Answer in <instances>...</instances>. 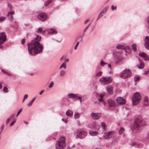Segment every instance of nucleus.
<instances>
[{
    "label": "nucleus",
    "mask_w": 149,
    "mask_h": 149,
    "mask_svg": "<svg viewBox=\"0 0 149 149\" xmlns=\"http://www.w3.org/2000/svg\"><path fill=\"white\" fill-rule=\"evenodd\" d=\"M102 72L100 71L99 72L97 73L95 76L100 77L102 75Z\"/></svg>",
    "instance_id": "nucleus-40"
},
{
    "label": "nucleus",
    "mask_w": 149,
    "mask_h": 149,
    "mask_svg": "<svg viewBox=\"0 0 149 149\" xmlns=\"http://www.w3.org/2000/svg\"><path fill=\"white\" fill-rule=\"evenodd\" d=\"M145 124V122L142 117L139 116L135 119L134 122L130 125V127L132 130H140L142 126Z\"/></svg>",
    "instance_id": "nucleus-2"
},
{
    "label": "nucleus",
    "mask_w": 149,
    "mask_h": 149,
    "mask_svg": "<svg viewBox=\"0 0 149 149\" xmlns=\"http://www.w3.org/2000/svg\"><path fill=\"white\" fill-rule=\"evenodd\" d=\"M146 27L148 29H149V21H147L146 24Z\"/></svg>",
    "instance_id": "nucleus-45"
},
{
    "label": "nucleus",
    "mask_w": 149,
    "mask_h": 149,
    "mask_svg": "<svg viewBox=\"0 0 149 149\" xmlns=\"http://www.w3.org/2000/svg\"><path fill=\"white\" fill-rule=\"evenodd\" d=\"M139 55L142 57L144 60L147 61L148 60L149 58L148 55L145 53H140Z\"/></svg>",
    "instance_id": "nucleus-12"
},
{
    "label": "nucleus",
    "mask_w": 149,
    "mask_h": 149,
    "mask_svg": "<svg viewBox=\"0 0 149 149\" xmlns=\"http://www.w3.org/2000/svg\"><path fill=\"white\" fill-rule=\"evenodd\" d=\"M105 65V63L103 61H102L100 62V65L102 67L103 66Z\"/></svg>",
    "instance_id": "nucleus-46"
},
{
    "label": "nucleus",
    "mask_w": 149,
    "mask_h": 149,
    "mask_svg": "<svg viewBox=\"0 0 149 149\" xmlns=\"http://www.w3.org/2000/svg\"><path fill=\"white\" fill-rule=\"evenodd\" d=\"M127 48L128 50H129V51H127L126 50L125 51V52H128V54H130V50L131 49V48L128 46H127Z\"/></svg>",
    "instance_id": "nucleus-44"
},
{
    "label": "nucleus",
    "mask_w": 149,
    "mask_h": 149,
    "mask_svg": "<svg viewBox=\"0 0 149 149\" xmlns=\"http://www.w3.org/2000/svg\"><path fill=\"white\" fill-rule=\"evenodd\" d=\"M16 122V120L15 119H14L13 120V122L10 124V126H12Z\"/></svg>",
    "instance_id": "nucleus-50"
},
{
    "label": "nucleus",
    "mask_w": 149,
    "mask_h": 149,
    "mask_svg": "<svg viewBox=\"0 0 149 149\" xmlns=\"http://www.w3.org/2000/svg\"><path fill=\"white\" fill-rule=\"evenodd\" d=\"M79 41H78L77 42V43H76V45H75V46L74 47V49L75 50H76L77 49L78 46L79 45Z\"/></svg>",
    "instance_id": "nucleus-42"
},
{
    "label": "nucleus",
    "mask_w": 149,
    "mask_h": 149,
    "mask_svg": "<svg viewBox=\"0 0 149 149\" xmlns=\"http://www.w3.org/2000/svg\"><path fill=\"white\" fill-rule=\"evenodd\" d=\"M25 39H23L22 40L21 42L22 44H24L25 42Z\"/></svg>",
    "instance_id": "nucleus-56"
},
{
    "label": "nucleus",
    "mask_w": 149,
    "mask_h": 149,
    "mask_svg": "<svg viewBox=\"0 0 149 149\" xmlns=\"http://www.w3.org/2000/svg\"><path fill=\"white\" fill-rule=\"evenodd\" d=\"M6 36L4 32H1L0 33V44H3L6 41Z\"/></svg>",
    "instance_id": "nucleus-8"
},
{
    "label": "nucleus",
    "mask_w": 149,
    "mask_h": 149,
    "mask_svg": "<svg viewBox=\"0 0 149 149\" xmlns=\"http://www.w3.org/2000/svg\"><path fill=\"white\" fill-rule=\"evenodd\" d=\"M111 9L112 10H116V6H114L113 5H112L111 7Z\"/></svg>",
    "instance_id": "nucleus-49"
},
{
    "label": "nucleus",
    "mask_w": 149,
    "mask_h": 149,
    "mask_svg": "<svg viewBox=\"0 0 149 149\" xmlns=\"http://www.w3.org/2000/svg\"><path fill=\"white\" fill-rule=\"evenodd\" d=\"M141 99L140 94L136 92L134 94L132 98V104L133 105H136L139 102Z\"/></svg>",
    "instance_id": "nucleus-5"
},
{
    "label": "nucleus",
    "mask_w": 149,
    "mask_h": 149,
    "mask_svg": "<svg viewBox=\"0 0 149 149\" xmlns=\"http://www.w3.org/2000/svg\"><path fill=\"white\" fill-rule=\"evenodd\" d=\"M52 0H47V1L49 3L51 2L52 1Z\"/></svg>",
    "instance_id": "nucleus-64"
},
{
    "label": "nucleus",
    "mask_w": 149,
    "mask_h": 149,
    "mask_svg": "<svg viewBox=\"0 0 149 149\" xmlns=\"http://www.w3.org/2000/svg\"><path fill=\"white\" fill-rule=\"evenodd\" d=\"M56 33V30L53 29H51L48 31V33L49 34H55Z\"/></svg>",
    "instance_id": "nucleus-22"
},
{
    "label": "nucleus",
    "mask_w": 149,
    "mask_h": 149,
    "mask_svg": "<svg viewBox=\"0 0 149 149\" xmlns=\"http://www.w3.org/2000/svg\"><path fill=\"white\" fill-rule=\"evenodd\" d=\"M44 91V90H42L40 93H39V94L40 95H41L42 94V93Z\"/></svg>",
    "instance_id": "nucleus-59"
},
{
    "label": "nucleus",
    "mask_w": 149,
    "mask_h": 149,
    "mask_svg": "<svg viewBox=\"0 0 149 149\" xmlns=\"http://www.w3.org/2000/svg\"><path fill=\"white\" fill-rule=\"evenodd\" d=\"M1 70L5 74H7L9 76H12V75L10 74L8 72L5 71L4 70L1 69Z\"/></svg>",
    "instance_id": "nucleus-37"
},
{
    "label": "nucleus",
    "mask_w": 149,
    "mask_h": 149,
    "mask_svg": "<svg viewBox=\"0 0 149 149\" xmlns=\"http://www.w3.org/2000/svg\"><path fill=\"white\" fill-rule=\"evenodd\" d=\"M130 145L135 147H143V145L141 144L138 143L136 142H133L130 144Z\"/></svg>",
    "instance_id": "nucleus-18"
},
{
    "label": "nucleus",
    "mask_w": 149,
    "mask_h": 149,
    "mask_svg": "<svg viewBox=\"0 0 149 149\" xmlns=\"http://www.w3.org/2000/svg\"><path fill=\"white\" fill-rule=\"evenodd\" d=\"M41 37L37 35L36 37L32 40L30 43L28 44V50L29 53L32 55L41 53L44 47L39 43Z\"/></svg>",
    "instance_id": "nucleus-1"
},
{
    "label": "nucleus",
    "mask_w": 149,
    "mask_h": 149,
    "mask_svg": "<svg viewBox=\"0 0 149 149\" xmlns=\"http://www.w3.org/2000/svg\"><path fill=\"white\" fill-rule=\"evenodd\" d=\"M78 94H74L73 99L76 100H77V98L78 96Z\"/></svg>",
    "instance_id": "nucleus-43"
},
{
    "label": "nucleus",
    "mask_w": 149,
    "mask_h": 149,
    "mask_svg": "<svg viewBox=\"0 0 149 149\" xmlns=\"http://www.w3.org/2000/svg\"><path fill=\"white\" fill-rule=\"evenodd\" d=\"M144 45L146 49H149V41L145 42Z\"/></svg>",
    "instance_id": "nucleus-26"
},
{
    "label": "nucleus",
    "mask_w": 149,
    "mask_h": 149,
    "mask_svg": "<svg viewBox=\"0 0 149 149\" xmlns=\"http://www.w3.org/2000/svg\"><path fill=\"white\" fill-rule=\"evenodd\" d=\"M62 120L65 123H67V119L63 118L62 119Z\"/></svg>",
    "instance_id": "nucleus-48"
},
{
    "label": "nucleus",
    "mask_w": 149,
    "mask_h": 149,
    "mask_svg": "<svg viewBox=\"0 0 149 149\" xmlns=\"http://www.w3.org/2000/svg\"><path fill=\"white\" fill-rule=\"evenodd\" d=\"M147 41H149V37L148 36H146L145 39V42Z\"/></svg>",
    "instance_id": "nucleus-51"
},
{
    "label": "nucleus",
    "mask_w": 149,
    "mask_h": 149,
    "mask_svg": "<svg viewBox=\"0 0 149 149\" xmlns=\"http://www.w3.org/2000/svg\"><path fill=\"white\" fill-rule=\"evenodd\" d=\"M91 23H90L89 25L85 28L83 31V32L85 33L87 29H88L89 26L91 25Z\"/></svg>",
    "instance_id": "nucleus-47"
},
{
    "label": "nucleus",
    "mask_w": 149,
    "mask_h": 149,
    "mask_svg": "<svg viewBox=\"0 0 149 149\" xmlns=\"http://www.w3.org/2000/svg\"><path fill=\"white\" fill-rule=\"evenodd\" d=\"M98 101L99 102H102L104 105L106 104V103L103 100L102 98L99 99L98 100Z\"/></svg>",
    "instance_id": "nucleus-41"
},
{
    "label": "nucleus",
    "mask_w": 149,
    "mask_h": 149,
    "mask_svg": "<svg viewBox=\"0 0 149 149\" xmlns=\"http://www.w3.org/2000/svg\"><path fill=\"white\" fill-rule=\"evenodd\" d=\"M65 146V138L64 136H62L56 144V149H63Z\"/></svg>",
    "instance_id": "nucleus-3"
},
{
    "label": "nucleus",
    "mask_w": 149,
    "mask_h": 149,
    "mask_svg": "<svg viewBox=\"0 0 149 149\" xmlns=\"http://www.w3.org/2000/svg\"><path fill=\"white\" fill-rule=\"evenodd\" d=\"M143 104L144 106H149V98L147 96H146L144 97Z\"/></svg>",
    "instance_id": "nucleus-14"
},
{
    "label": "nucleus",
    "mask_w": 149,
    "mask_h": 149,
    "mask_svg": "<svg viewBox=\"0 0 149 149\" xmlns=\"http://www.w3.org/2000/svg\"><path fill=\"white\" fill-rule=\"evenodd\" d=\"M123 131H119V134H121L123 133Z\"/></svg>",
    "instance_id": "nucleus-62"
},
{
    "label": "nucleus",
    "mask_w": 149,
    "mask_h": 149,
    "mask_svg": "<svg viewBox=\"0 0 149 149\" xmlns=\"http://www.w3.org/2000/svg\"><path fill=\"white\" fill-rule=\"evenodd\" d=\"M87 133L85 131H78L77 132V137L80 139H82L85 137Z\"/></svg>",
    "instance_id": "nucleus-10"
},
{
    "label": "nucleus",
    "mask_w": 149,
    "mask_h": 149,
    "mask_svg": "<svg viewBox=\"0 0 149 149\" xmlns=\"http://www.w3.org/2000/svg\"><path fill=\"white\" fill-rule=\"evenodd\" d=\"M28 95L27 94H25L24 95V100H25L28 98Z\"/></svg>",
    "instance_id": "nucleus-54"
},
{
    "label": "nucleus",
    "mask_w": 149,
    "mask_h": 149,
    "mask_svg": "<svg viewBox=\"0 0 149 149\" xmlns=\"http://www.w3.org/2000/svg\"><path fill=\"white\" fill-rule=\"evenodd\" d=\"M49 4V3L47 1H46L45 3V6H47V5H48Z\"/></svg>",
    "instance_id": "nucleus-55"
},
{
    "label": "nucleus",
    "mask_w": 149,
    "mask_h": 149,
    "mask_svg": "<svg viewBox=\"0 0 149 149\" xmlns=\"http://www.w3.org/2000/svg\"><path fill=\"white\" fill-rule=\"evenodd\" d=\"M15 116V114H13L12 115H11L10 116V117L9 118H8L6 120V123L7 124H8L9 123V121L11 120L12 118H13V117Z\"/></svg>",
    "instance_id": "nucleus-24"
},
{
    "label": "nucleus",
    "mask_w": 149,
    "mask_h": 149,
    "mask_svg": "<svg viewBox=\"0 0 149 149\" xmlns=\"http://www.w3.org/2000/svg\"><path fill=\"white\" fill-rule=\"evenodd\" d=\"M36 98V97H34V98H33V99L27 105L28 106H31V105L32 104L33 102L35 100Z\"/></svg>",
    "instance_id": "nucleus-28"
},
{
    "label": "nucleus",
    "mask_w": 149,
    "mask_h": 149,
    "mask_svg": "<svg viewBox=\"0 0 149 149\" xmlns=\"http://www.w3.org/2000/svg\"><path fill=\"white\" fill-rule=\"evenodd\" d=\"M46 32L45 30H43L42 28H39L38 29L37 31V33H40L41 34H44Z\"/></svg>",
    "instance_id": "nucleus-25"
},
{
    "label": "nucleus",
    "mask_w": 149,
    "mask_h": 149,
    "mask_svg": "<svg viewBox=\"0 0 149 149\" xmlns=\"http://www.w3.org/2000/svg\"><path fill=\"white\" fill-rule=\"evenodd\" d=\"M66 114L68 116L71 117L73 115V112L72 110L68 109L66 112Z\"/></svg>",
    "instance_id": "nucleus-19"
},
{
    "label": "nucleus",
    "mask_w": 149,
    "mask_h": 149,
    "mask_svg": "<svg viewBox=\"0 0 149 149\" xmlns=\"http://www.w3.org/2000/svg\"><path fill=\"white\" fill-rule=\"evenodd\" d=\"M54 84V83L53 81H52L50 83L49 85L48 86V87L49 88H52Z\"/></svg>",
    "instance_id": "nucleus-38"
},
{
    "label": "nucleus",
    "mask_w": 149,
    "mask_h": 149,
    "mask_svg": "<svg viewBox=\"0 0 149 149\" xmlns=\"http://www.w3.org/2000/svg\"><path fill=\"white\" fill-rule=\"evenodd\" d=\"M116 48L117 49H124L125 48L123 47L120 45H118L116 46Z\"/></svg>",
    "instance_id": "nucleus-33"
},
{
    "label": "nucleus",
    "mask_w": 149,
    "mask_h": 149,
    "mask_svg": "<svg viewBox=\"0 0 149 149\" xmlns=\"http://www.w3.org/2000/svg\"><path fill=\"white\" fill-rule=\"evenodd\" d=\"M65 71L64 70H61L60 72V75L61 77H63L65 74Z\"/></svg>",
    "instance_id": "nucleus-34"
},
{
    "label": "nucleus",
    "mask_w": 149,
    "mask_h": 149,
    "mask_svg": "<svg viewBox=\"0 0 149 149\" xmlns=\"http://www.w3.org/2000/svg\"><path fill=\"white\" fill-rule=\"evenodd\" d=\"M3 91L5 92V93H8V88L6 87L5 86L3 88Z\"/></svg>",
    "instance_id": "nucleus-36"
},
{
    "label": "nucleus",
    "mask_w": 149,
    "mask_h": 149,
    "mask_svg": "<svg viewBox=\"0 0 149 149\" xmlns=\"http://www.w3.org/2000/svg\"><path fill=\"white\" fill-rule=\"evenodd\" d=\"M101 113H92L91 114V116L92 118L95 120H97L99 119L101 117Z\"/></svg>",
    "instance_id": "nucleus-11"
},
{
    "label": "nucleus",
    "mask_w": 149,
    "mask_h": 149,
    "mask_svg": "<svg viewBox=\"0 0 149 149\" xmlns=\"http://www.w3.org/2000/svg\"><path fill=\"white\" fill-rule=\"evenodd\" d=\"M22 109H21L17 113V115H16V117H17L18 115H19L20 113L21 112V111H22Z\"/></svg>",
    "instance_id": "nucleus-53"
},
{
    "label": "nucleus",
    "mask_w": 149,
    "mask_h": 149,
    "mask_svg": "<svg viewBox=\"0 0 149 149\" xmlns=\"http://www.w3.org/2000/svg\"><path fill=\"white\" fill-rule=\"evenodd\" d=\"M67 97L70 99H73L74 93H70L68 94Z\"/></svg>",
    "instance_id": "nucleus-27"
},
{
    "label": "nucleus",
    "mask_w": 149,
    "mask_h": 149,
    "mask_svg": "<svg viewBox=\"0 0 149 149\" xmlns=\"http://www.w3.org/2000/svg\"><path fill=\"white\" fill-rule=\"evenodd\" d=\"M90 135L92 136H95L97 135L98 134L96 131H91L89 132Z\"/></svg>",
    "instance_id": "nucleus-23"
},
{
    "label": "nucleus",
    "mask_w": 149,
    "mask_h": 149,
    "mask_svg": "<svg viewBox=\"0 0 149 149\" xmlns=\"http://www.w3.org/2000/svg\"><path fill=\"white\" fill-rule=\"evenodd\" d=\"M132 47L134 51L135 52H136V45L135 44H134L132 45Z\"/></svg>",
    "instance_id": "nucleus-32"
},
{
    "label": "nucleus",
    "mask_w": 149,
    "mask_h": 149,
    "mask_svg": "<svg viewBox=\"0 0 149 149\" xmlns=\"http://www.w3.org/2000/svg\"><path fill=\"white\" fill-rule=\"evenodd\" d=\"M77 99H78L79 100H81V97L78 96Z\"/></svg>",
    "instance_id": "nucleus-60"
},
{
    "label": "nucleus",
    "mask_w": 149,
    "mask_h": 149,
    "mask_svg": "<svg viewBox=\"0 0 149 149\" xmlns=\"http://www.w3.org/2000/svg\"><path fill=\"white\" fill-rule=\"evenodd\" d=\"M104 96V95L103 94H100V96L101 98H103Z\"/></svg>",
    "instance_id": "nucleus-57"
},
{
    "label": "nucleus",
    "mask_w": 149,
    "mask_h": 149,
    "mask_svg": "<svg viewBox=\"0 0 149 149\" xmlns=\"http://www.w3.org/2000/svg\"><path fill=\"white\" fill-rule=\"evenodd\" d=\"M124 129L123 127H121L120 128V129L119 130H124Z\"/></svg>",
    "instance_id": "nucleus-63"
},
{
    "label": "nucleus",
    "mask_w": 149,
    "mask_h": 149,
    "mask_svg": "<svg viewBox=\"0 0 149 149\" xmlns=\"http://www.w3.org/2000/svg\"><path fill=\"white\" fill-rule=\"evenodd\" d=\"M66 65H65L64 63H63L61 65L59 68V69H61L63 68H64V69H65L66 68Z\"/></svg>",
    "instance_id": "nucleus-35"
},
{
    "label": "nucleus",
    "mask_w": 149,
    "mask_h": 149,
    "mask_svg": "<svg viewBox=\"0 0 149 149\" xmlns=\"http://www.w3.org/2000/svg\"><path fill=\"white\" fill-rule=\"evenodd\" d=\"M140 79V77L139 76H136L134 78V80L135 81H138Z\"/></svg>",
    "instance_id": "nucleus-30"
},
{
    "label": "nucleus",
    "mask_w": 149,
    "mask_h": 149,
    "mask_svg": "<svg viewBox=\"0 0 149 149\" xmlns=\"http://www.w3.org/2000/svg\"><path fill=\"white\" fill-rule=\"evenodd\" d=\"M5 17H0V22L3 21L5 19Z\"/></svg>",
    "instance_id": "nucleus-39"
},
{
    "label": "nucleus",
    "mask_w": 149,
    "mask_h": 149,
    "mask_svg": "<svg viewBox=\"0 0 149 149\" xmlns=\"http://www.w3.org/2000/svg\"><path fill=\"white\" fill-rule=\"evenodd\" d=\"M101 125L103 130L105 129L106 124L104 122H102L101 124Z\"/></svg>",
    "instance_id": "nucleus-31"
},
{
    "label": "nucleus",
    "mask_w": 149,
    "mask_h": 149,
    "mask_svg": "<svg viewBox=\"0 0 149 149\" xmlns=\"http://www.w3.org/2000/svg\"><path fill=\"white\" fill-rule=\"evenodd\" d=\"M112 80V78L110 77H103L99 79V81L100 82H103L105 84H108L111 83Z\"/></svg>",
    "instance_id": "nucleus-6"
},
{
    "label": "nucleus",
    "mask_w": 149,
    "mask_h": 149,
    "mask_svg": "<svg viewBox=\"0 0 149 149\" xmlns=\"http://www.w3.org/2000/svg\"><path fill=\"white\" fill-rule=\"evenodd\" d=\"M139 63L137 65V67L138 68L140 69H142L143 68L144 66V64L143 61L139 59Z\"/></svg>",
    "instance_id": "nucleus-17"
},
{
    "label": "nucleus",
    "mask_w": 149,
    "mask_h": 149,
    "mask_svg": "<svg viewBox=\"0 0 149 149\" xmlns=\"http://www.w3.org/2000/svg\"><path fill=\"white\" fill-rule=\"evenodd\" d=\"M146 138L149 139V132L148 133L147 135Z\"/></svg>",
    "instance_id": "nucleus-58"
},
{
    "label": "nucleus",
    "mask_w": 149,
    "mask_h": 149,
    "mask_svg": "<svg viewBox=\"0 0 149 149\" xmlns=\"http://www.w3.org/2000/svg\"><path fill=\"white\" fill-rule=\"evenodd\" d=\"M116 102L118 105H122L126 103V100L122 97H119L117 98Z\"/></svg>",
    "instance_id": "nucleus-7"
},
{
    "label": "nucleus",
    "mask_w": 149,
    "mask_h": 149,
    "mask_svg": "<svg viewBox=\"0 0 149 149\" xmlns=\"http://www.w3.org/2000/svg\"><path fill=\"white\" fill-rule=\"evenodd\" d=\"M106 90L108 93L111 94L113 93V88L111 85H109L106 87Z\"/></svg>",
    "instance_id": "nucleus-16"
},
{
    "label": "nucleus",
    "mask_w": 149,
    "mask_h": 149,
    "mask_svg": "<svg viewBox=\"0 0 149 149\" xmlns=\"http://www.w3.org/2000/svg\"><path fill=\"white\" fill-rule=\"evenodd\" d=\"M112 131H109L107 132H105L103 137L104 138L107 139L111 138L112 136Z\"/></svg>",
    "instance_id": "nucleus-13"
},
{
    "label": "nucleus",
    "mask_w": 149,
    "mask_h": 149,
    "mask_svg": "<svg viewBox=\"0 0 149 149\" xmlns=\"http://www.w3.org/2000/svg\"><path fill=\"white\" fill-rule=\"evenodd\" d=\"M132 75L131 70L129 69H125L120 74V77L123 79H126L130 77Z\"/></svg>",
    "instance_id": "nucleus-4"
},
{
    "label": "nucleus",
    "mask_w": 149,
    "mask_h": 149,
    "mask_svg": "<svg viewBox=\"0 0 149 149\" xmlns=\"http://www.w3.org/2000/svg\"><path fill=\"white\" fill-rule=\"evenodd\" d=\"M149 73V72H148V70L147 71H145L143 74L144 75H147Z\"/></svg>",
    "instance_id": "nucleus-52"
},
{
    "label": "nucleus",
    "mask_w": 149,
    "mask_h": 149,
    "mask_svg": "<svg viewBox=\"0 0 149 149\" xmlns=\"http://www.w3.org/2000/svg\"><path fill=\"white\" fill-rule=\"evenodd\" d=\"M38 19L42 21H45L47 18V16L44 13H40L38 15Z\"/></svg>",
    "instance_id": "nucleus-9"
},
{
    "label": "nucleus",
    "mask_w": 149,
    "mask_h": 149,
    "mask_svg": "<svg viewBox=\"0 0 149 149\" xmlns=\"http://www.w3.org/2000/svg\"><path fill=\"white\" fill-rule=\"evenodd\" d=\"M89 21V19H88L84 23L85 24H86Z\"/></svg>",
    "instance_id": "nucleus-61"
},
{
    "label": "nucleus",
    "mask_w": 149,
    "mask_h": 149,
    "mask_svg": "<svg viewBox=\"0 0 149 149\" xmlns=\"http://www.w3.org/2000/svg\"><path fill=\"white\" fill-rule=\"evenodd\" d=\"M107 8H108L107 7H106L104 8V10L100 13V14H99L98 15V18L97 19V21L98 20L99 18L101 17L103 15L104 13L106 12Z\"/></svg>",
    "instance_id": "nucleus-20"
},
{
    "label": "nucleus",
    "mask_w": 149,
    "mask_h": 149,
    "mask_svg": "<svg viewBox=\"0 0 149 149\" xmlns=\"http://www.w3.org/2000/svg\"><path fill=\"white\" fill-rule=\"evenodd\" d=\"M80 117V114L77 113H75L74 114V118L76 119H78Z\"/></svg>",
    "instance_id": "nucleus-29"
},
{
    "label": "nucleus",
    "mask_w": 149,
    "mask_h": 149,
    "mask_svg": "<svg viewBox=\"0 0 149 149\" xmlns=\"http://www.w3.org/2000/svg\"><path fill=\"white\" fill-rule=\"evenodd\" d=\"M14 13V11H11L8 13V15L9 18V19L10 20H12L13 19V17L12 15Z\"/></svg>",
    "instance_id": "nucleus-21"
},
{
    "label": "nucleus",
    "mask_w": 149,
    "mask_h": 149,
    "mask_svg": "<svg viewBox=\"0 0 149 149\" xmlns=\"http://www.w3.org/2000/svg\"><path fill=\"white\" fill-rule=\"evenodd\" d=\"M108 105L110 107H114L116 104L114 101L111 99H109L108 100Z\"/></svg>",
    "instance_id": "nucleus-15"
}]
</instances>
